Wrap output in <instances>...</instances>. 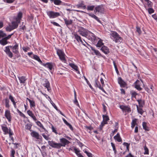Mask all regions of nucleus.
<instances>
[{"mask_svg":"<svg viewBox=\"0 0 157 157\" xmlns=\"http://www.w3.org/2000/svg\"><path fill=\"white\" fill-rule=\"evenodd\" d=\"M60 143H56L55 141H49L48 142L49 145L53 148L60 149L62 147H65L66 145L70 143V142L64 138H62L59 139Z\"/></svg>","mask_w":157,"mask_h":157,"instance_id":"f257e3e1","label":"nucleus"},{"mask_svg":"<svg viewBox=\"0 0 157 157\" xmlns=\"http://www.w3.org/2000/svg\"><path fill=\"white\" fill-rule=\"evenodd\" d=\"M113 39L116 43H120L122 41V39L116 32L113 31L110 34Z\"/></svg>","mask_w":157,"mask_h":157,"instance_id":"f03ea898","label":"nucleus"},{"mask_svg":"<svg viewBox=\"0 0 157 157\" xmlns=\"http://www.w3.org/2000/svg\"><path fill=\"white\" fill-rule=\"evenodd\" d=\"M18 26V24L17 22L12 21L11 22V24L9 25L6 28V29L7 31L10 32L12 30L17 28Z\"/></svg>","mask_w":157,"mask_h":157,"instance_id":"7ed1b4c3","label":"nucleus"},{"mask_svg":"<svg viewBox=\"0 0 157 157\" xmlns=\"http://www.w3.org/2000/svg\"><path fill=\"white\" fill-rule=\"evenodd\" d=\"M78 32L80 35L86 37L88 36V33L89 31L82 27H80L79 28Z\"/></svg>","mask_w":157,"mask_h":157,"instance_id":"20e7f679","label":"nucleus"},{"mask_svg":"<svg viewBox=\"0 0 157 157\" xmlns=\"http://www.w3.org/2000/svg\"><path fill=\"white\" fill-rule=\"evenodd\" d=\"M57 53L61 60L64 62H66V60L65 57V54L63 51L61 50L58 49L57 51Z\"/></svg>","mask_w":157,"mask_h":157,"instance_id":"39448f33","label":"nucleus"},{"mask_svg":"<svg viewBox=\"0 0 157 157\" xmlns=\"http://www.w3.org/2000/svg\"><path fill=\"white\" fill-rule=\"evenodd\" d=\"M47 14L50 18H54L60 15L58 12H56L53 11H49L47 12Z\"/></svg>","mask_w":157,"mask_h":157,"instance_id":"423d86ee","label":"nucleus"},{"mask_svg":"<svg viewBox=\"0 0 157 157\" xmlns=\"http://www.w3.org/2000/svg\"><path fill=\"white\" fill-rule=\"evenodd\" d=\"M12 47V46H6L4 50L6 54L10 58H12L13 56V54L10 50V48H11Z\"/></svg>","mask_w":157,"mask_h":157,"instance_id":"0eeeda50","label":"nucleus"},{"mask_svg":"<svg viewBox=\"0 0 157 157\" xmlns=\"http://www.w3.org/2000/svg\"><path fill=\"white\" fill-rule=\"evenodd\" d=\"M95 13L97 12H98L100 13H103L104 12V9L102 6H98L96 7L94 10Z\"/></svg>","mask_w":157,"mask_h":157,"instance_id":"6e6552de","label":"nucleus"},{"mask_svg":"<svg viewBox=\"0 0 157 157\" xmlns=\"http://www.w3.org/2000/svg\"><path fill=\"white\" fill-rule=\"evenodd\" d=\"M118 82L121 87H124L127 86L126 83L122 79L121 77L118 78Z\"/></svg>","mask_w":157,"mask_h":157,"instance_id":"1a4fd4ad","label":"nucleus"},{"mask_svg":"<svg viewBox=\"0 0 157 157\" xmlns=\"http://www.w3.org/2000/svg\"><path fill=\"white\" fill-rule=\"evenodd\" d=\"M103 118V121L101 123L100 126L103 127L105 124H106L107 123V121L109 120V117L107 115H102Z\"/></svg>","mask_w":157,"mask_h":157,"instance_id":"9d476101","label":"nucleus"},{"mask_svg":"<svg viewBox=\"0 0 157 157\" xmlns=\"http://www.w3.org/2000/svg\"><path fill=\"white\" fill-rule=\"evenodd\" d=\"M74 36L75 39L78 42H81L82 44L85 46H86L85 44L84 43V42L82 40L81 37L78 35L77 33H75L74 34Z\"/></svg>","mask_w":157,"mask_h":157,"instance_id":"9b49d317","label":"nucleus"},{"mask_svg":"<svg viewBox=\"0 0 157 157\" xmlns=\"http://www.w3.org/2000/svg\"><path fill=\"white\" fill-rule=\"evenodd\" d=\"M11 48H12V51L13 53L16 54L18 53V45L17 43H15V45L14 46H12Z\"/></svg>","mask_w":157,"mask_h":157,"instance_id":"f8f14e48","label":"nucleus"},{"mask_svg":"<svg viewBox=\"0 0 157 157\" xmlns=\"http://www.w3.org/2000/svg\"><path fill=\"white\" fill-rule=\"evenodd\" d=\"M31 136L34 137H35L37 139H40V137L41 136H40L39 133L35 131H33L31 133Z\"/></svg>","mask_w":157,"mask_h":157,"instance_id":"ddd939ff","label":"nucleus"},{"mask_svg":"<svg viewBox=\"0 0 157 157\" xmlns=\"http://www.w3.org/2000/svg\"><path fill=\"white\" fill-rule=\"evenodd\" d=\"M120 108L122 109L123 111H124L125 112H129L131 111V109L128 106L124 105H120Z\"/></svg>","mask_w":157,"mask_h":157,"instance_id":"4468645a","label":"nucleus"},{"mask_svg":"<svg viewBox=\"0 0 157 157\" xmlns=\"http://www.w3.org/2000/svg\"><path fill=\"white\" fill-rule=\"evenodd\" d=\"M5 115L8 121L10 122L11 121V116L10 111L8 110L6 111Z\"/></svg>","mask_w":157,"mask_h":157,"instance_id":"2eb2a0df","label":"nucleus"},{"mask_svg":"<svg viewBox=\"0 0 157 157\" xmlns=\"http://www.w3.org/2000/svg\"><path fill=\"white\" fill-rule=\"evenodd\" d=\"M95 86L98 87L100 90H102L105 93V90L104 89L103 87L101 86V85L100 84L99 82L98 81L97 79H96L95 80Z\"/></svg>","mask_w":157,"mask_h":157,"instance_id":"dca6fc26","label":"nucleus"},{"mask_svg":"<svg viewBox=\"0 0 157 157\" xmlns=\"http://www.w3.org/2000/svg\"><path fill=\"white\" fill-rule=\"evenodd\" d=\"M101 50L105 54H108L109 53L108 48L105 46H102Z\"/></svg>","mask_w":157,"mask_h":157,"instance_id":"f3484780","label":"nucleus"},{"mask_svg":"<svg viewBox=\"0 0 157 157\" xmlns=\"http://www.w3.org/2000/svg\"><path fill=\"white\" fill-rule=\"evenodd\" d=\"M22 13L21 12H19L17 15V17L16 18V21L17 23H19L20 22L21 20L22 17Z\"/></svg>","mask_w":157,"mask_h":157,"instance_id":"a211bd4d","label":"nucleus"},{"mask_svg":"<svg viewBox=\"0 0 157 157\" xmlns=\"http://www.w3.org/2000/svg\"><path fill=\"white\" fill-rule=\"evenodd\" d=\"M45 83H44L43 85L45 87L47 88L48 90V91H49L51 90V89L50 88L49 82L47 79H45Z\"/></svg>","mask_w":157,"mask_h":157,"instance_id":"6ab92c4d","label":"nucleus"},{"mask_svg":"<svg viewBox=\"0 0 157 157\" xmlns=\"http://www.w3.org/2000/svg\"><path fill=\"white\" fill-rule=\"evenodd\" d=\"M69 65L71 67L77 71V73L79 74L80 72L78 71V67L76 65H75L74 63H69Z\"/></svg>","mask_w":157,"mask_h":157,"instance_id":"aec40b11","label":"nucleus"},{"mask_svg":"<svg viewBox=\"0 0 157 157\" xmlns=\"http://www.w3.org/2000/svg\"><path fill=\"white\" fill-rule=\"evenodd\" d=\"M27 113L31 117L34 121H36V117L34 115L32 111L30 110H29L27 111Z\"/></svg>","mask_w":157,"mask_h":157,"instance_id":"412c9836","label":"nucleus"},{"mask_svg":"<svg viewBox=\"0 0 157 157\" xmlns=\"http://www.w3.org/2000/svg\"><path fill=\"white\" fill-rule=\"evenodd\" d=\"M74 150L75 151V153L77 155L78 157H84L81 154H80V150L78 148H77L76 147H74Z\"/></svg>","mask_w":157,"mask_h":157,"instance_id":"4be33fe9","label":"nucleus"},{"mask_svg":"<svg viewBox=\"0 0 157 157\" xmlns=\"http://www.w3.org/2000/svg\"><path fill=\"white\" fill-rule=\"evenodd\" d=\"M21 83H25L26 80V77L24 76L18 77Z\"/></svg>","mask_w":157,"mask_h":157,"instance_id":"5701e85b","label":"nucleus"},{"mask_svg":"<svg viewBox=\"0 0 157 157\" xmlns=\"http://www.w3.org/2000/svg\"><path fill=\"white\" fill-rule=\"evenodd\" d=\"M65 23L66 25L67 26L72 24L73 21L70 19H68L67 18L64 19Z\"/></svg>","mask_w":157,"mask_h":157,"instance_id":"b1692460","label":"nucleus"},{"mask_svg":"<svg viewBox=\"0 0 157 157\" xmlns=\"http://www.w3.org/2000/svg\"><path fill=\"white\" fill-rule=\"evenodd\" d=\"M114 139L118 142L122 141V139L120 136L119 133H117V135L114 137Z\"/></svg>","mask_w":157,"mask_h":157,"instance_id":"393cba45","label":"nucleus"},{"mask_svg":"<svg viewBox=\"0 0 157 157\" xmlns=\"http://www.w3.org/2000/svg\"><path fill=\"white\" fill-rule=\"evenodd\" d=\"M88 15L92 17L93 18H94L95 19L96 21H97L98 22H100L101 21H100L98 17H97L94 14L92 13H88Z\"/></svg>","mask_w":157,"mask_h":157,"instance_id":"a878e982","label":"nucleus"},{"mask_svg":"<svg viewBox=\"0 0 157 157\" xmlns=\"http://www.w3.org/2000/svg\"><path fill=\"white\" fill-rule=\"evenodd\" d=\"M2 128L3 132H4L5 134H6L8 133V129L7 127L2 126Z\"/></svg>","mask_w":157,"mask_h":157,"instance_id":"bb28decb","label":"nucleus"},{"mask_svg":"<svg viewBox=\"0 0 157 157\" xmlns=\"http://www.w3.org/2000/svg\"><path fill=\"white\" fill-rule=\"evenodd\" d=\"M8 43L7 40L5 38L0 40V44L3 45H4Z\"/></svg>","mask_w":157,"mask_h":157,"instance_id":"cd10ccee","label":"nucleus"},{"mask_svg":"<svg viewBox=\"0 0 157 157\" xmlns=\"http://www.w3.org/2000/svg\"><path fill=\"white\" fill-rule=\"evenodd\" d=\"M139 80H137L135 82V88L137 90L140 91L142 90V88L140 87V86L137 84L136 83L138 82H139Z\"/></svg>","mask_w":157,"mask_h":157,"instance_id":"c85d7f7f","label":"nucleus"},{"mask_svg":"<svg viewBox=\"0 0 157 157\" xmlns=\"http://www.w3.org/2000/svg\"><path fill=\"white\" fill-rule=\"evenodd\" d=\"M44 65L46 67L48 68L50 70H52V64L49 63H47L46 64H44Z\"/></svg>","mask_w":157,"mask_h":157,"instance_id":"c756f323","label":"nucleus"},{"mask_svg":"<svg viewBox=\"0 0 157 157\" xmlns=\"http://www.w3.org/2000/svg\"><path fill=\"white\" fill-rule=\"evenodd\" d=\"M137 101L140 107H143L144 104V101L142 100H137Z\"/></svg>","mask_w":157,"mask_h":157,"instance_id":"7c9ffc66","label":"nucleus"},{"mask_svg":"<svg viewBox=\"0 0 157 157\" xmlns=\"http://www.w3.org/2000/svg\"><path fill=\"white\" fill-rule=\"evenodd\" d=\"M142 126L143 128L145 130L148 131L149 130V129L148 127H147L146 125V123L145 122H143Z\"/></svg>","mask_w":157,"mask_h":157,"instance_id":"2f4dec72","label":"nucleus"},{"mask_svg":"<svg viewBox=\"0 0 157 157\" xmlns=\"http://www.w3.org/2000/svg\"><path fill=\"white\" fill-rule=\"evenodd\" d=\"M74 97H75V100L74 101V103L76 105H77V104L78 105V101L77 99V98H76L77 95H76V92L75 90H74Z\"/></svg>","mask_w":157,"mask_h":157,"instance_id":"473e14b6","label":"nucleus"},{"mask_svg":"<svg viewBox=\"0 0 157 157\" xmlns=\"http://www.w3.org/2000/svg\"><path fill=\"white\" fill-rule=\"evenodd\" d=\"M30 106L31 108L34 107L35 106V102L33 100H29Z\"/></svg>","mask_w":157,"mask_h":157,"instance_id":"72a5a7b5","label":"nucleus"},{"mask_svg":"<svg viewBox=\"0 0 157 157\" xmlns=\"http://www.w3.org/2000/svg\"><path fill=\"white\" fill-rule=\"evenodd\" d=\"M103 43L102 41L100 39L98 42L96 44V46L98 47H100L102 45Z\"/></svg>","mask_w":157,"mask_h":157,"instance_id":"f704fd0d","label":"nucleus"},{"mask_svg":"<svg viewBox=\"0 0 157 157\" xmlns=\"http://www.w3.org/2000/svg\"><path fill=\"white\" fill-rule=\"evenodd\" d=\"M33 58L36 60H37L38 61L40 62V63H42V62L41 60L40 59L39 56H37L36 55H34Z\"/></svg>","mask_w":157,"mask_h":157,"instance_id":"c9c22d12","label":"nucleus"},{"mask_svg":"<svg viewBox=\"0 0 157 157\" xmlns=\"http://www.w3.org/2000/svg\"><path fill=\"white\" fill-rule=\"evenodd\" d=\"M137 108L138 112L142 115L144 112L142 108L139 107L138 105H137Z\"/></svg>","mask_w":157,"mask_h":157,"instance_id":"e433bc0d","label":"nucleus"},{"mask_svg":"<svg viewBox=\"0 0 157 157\" xmlns=\"http://www.w3.org/2000/svg\"><path fill=\"white\" fill-rule=\"evenodd\" d=\"M136 122V119H134L132 120L131 123V127L133 128L135 126Z\"/></svg>","mask_w":157,"mask_h":157,"instance_id":"4c0bfd02","label":"nucleus"},{"mask_svg":"<svg viewBox=\"0 0 157 157\" xmlns=\"http://www.w3.org/2000/svg\"><path fill=\"white\" fill-rule=\"evenodd\" d=\"M95 6H88L87 7V10H88L92 11L94 10Z\"/></svg>","mask_w":157,"mask_h":157,"instance_id":"58836bf2","label":"nucleus"},{"mask_svg":"<svg viewBox=\"0 0 157 157\" xmlns=\"http://www.w3.org/2000/svg\"><path fill=\"white\" fill-rule=\"evenodd\" d=\"M62 2L60 0H55L54 1V3L56 5H60L61 3Z\"/></svg>","mask_w":157,"mask_h":157,"instance_id":"ea45409f","label":"nucleus"},{"mask_svg":"<svg viewBox=\"0 0 157 157\" xmlns=\"http://www.w3.org/2000/svg\"><path fill=\"white\" fill-rule=\"evenodd\" d=\"M113 64L116 73L117 74H118L119 72L117 68V66L116 65V63L114 61H113Z\"/></svg>","mask_w":157,"mask_h":157,"instance_id":"a19ab883","label":"nucleus"},{"mask_svg":"<svg viewBox=\"0 0 157 157\" xmlns=\"http://www.w3.org/2000/svg\"><path fill=\"white\" fill-rule=\"evenodd\" d=\"M36 124H37L39 127H40V128H42L43 129H44V128L43 126V125L40 121H37L36 122Z\"/></svg>","mask_w":157,"mask_h":157,"instance_id":"79ce46f5","label":"nucleus"},{"mask_svg":"<svg viewBox=\"0 0 157 157\" xmlns=\"http://www.w3.org/2000/svg\"><path fill=\"white\" fill-rule=\"evenodd\" d=\"M144 149L145 150V151L144 153V154L145 155H148L149 154V151L148 148L146 147L145 146L144 147Z\"/></svg>","mask_w":157,"mask_h":157,"instance_id":"37998d69","label":"nucleus"},{"mask_svg":"<svg viewBox=\"0 0 157 157\" xmlns=\"http://www.w3.org/2000/svg\"><path fill=\"white\" fill-rule=\"evenodd\" d=\"M32 125L30 124H27L25 125V128L28 130H30L31 128Z\"/></svg>","mask_w":157,"mask_h":157,"instance_id":"c03bdc74","label":"nucleus"},{"mask_svg":"<svg viewBox=\"0 0 157 157\" xmlns=\"http://www.w3.org/2000/svg\"><path fill=\"white\" fill-rule=\"evenodd\" d=\"M17 111L19 113L20 116L23 117H25V116L24 114L20 111L18 109H17Z\"/></svg>","mask_w":157,"mask_h":157,"instance_id":"a18cd8bd","label":"nucleus"},{"mask_svg":"<svg viewBox=\"0 0 157 157\" xmlns=\"http://www.w3.org/2000/svg\"><path fill=\"white\" fill-rule=\"evenodd\" d=\"M123 145H124V146H126V147L127 150L129 151V144L127 143L124 142L123 143Z\"/></svg>","mask_w":157,"mask_h":157,"instance_id":"49530a36","label":"nucleus"},{"mask_svg":"<svg viewBox=\"0 0 157 157\" xmlns=\"http://www.w3.org/2000/svg\"><path fill=\"white\" fill-rule=\"evenodd\" d=\"M148 11L149 13L151 14L154 12V10L152 8H149L148 9Z\"/></svg>","mask_w":157,"mask_h":157,"instance_id":"de8ad7c7","label":"nucleus"},{"mask_svg":"<svg viewBox=\"0 0 157 157\" xmlns=\"http://www.w3.org/2000/svg\"><path fill=\"white\" fill-rule=\"evenodd\" d=\"M111 144L113 150L114 151V153L115 154H116L117 152V151L116 150V147L115 146L114 144L113 143H111Z\"/></svg>","mask_w":157,"mask_h":157,"instance_id":"09e8293b","label":"nucleus"},{"mask_svg":"<svg viewBox=\"0 0 157 157\" xmlns=\"http://www.w3.org/2000/svg\"><path fill=\"white\" fill-rule=\"evenodd\" d=\"M92 50L94 51V53L95 54L98 56L100 55V54L99 52L95 49H92Z\"/></svg>","mask_w":157,"mask_h":157,"instance_id":"8fccbe9b","label":"nucleus"},{"mask_svg":"<svg viewBox=\"0 0 157 157\" xmlns=\"http://www.w3.org/2000/svg\"><path fill=\"white\" fill-rule=\"evenodd\" d=\"M89 157H93L92 154L90 152H89L86 151H84Z\"/></svg>","mask_w":157,"mask_h":157,"instance_id":"3c124183","label":"nucleus"},{"mask_svg":"<svg viewBox=\"0 0 157 157\" xmlns=\"http://www.w3.org/2000/svg\"><path fill=\"white\" fill-rule=\"evenodd\" d=\"M6 36V34L3 33L2 31H0V36L1 37H4Z\"/></svg>","mask_w":157,"mask_h":157,"instance_id":"603ef678","label":"nucleus"},{"mask_svg":"<svg viewBox=\"0 0 157 157\" xmlns=\"http://www.w3.org/2000/svg\"><path fill=\"white\" fill-rule=\"evenodd\" d=\"M146 2H147V6L148 7H151L152 6V3L151 1L148 0V1H147Z\"/></svg>","mask_w":157,"mask_h":157,"instance_id":"864d4df0","label":"nucleus"},{"mask_svg":"<svg viewBox=\"0 0 157 157\" xmlns=\"http://www.w3.org/2000/svg\"><path fill=\"white\" fill-rule=\"evenodd\" d=\"M136 31L139 33V34H140L141 33V31L140 27L137 26L136 27Z\"/></svg>","mask_w":157,"mask_h":157,"instance_id":"5fc2aeb1","label":"nucleus"},{"mask_svg":"<svg viewBox=\"0 0 157 157\" xmlns=\"http://www.w3.org/2000/svg\"><path fill=\"white\" fill-rule=\"evenodd\" d=\"M9 98L10 100L13 103L15 102L14 100L13 97L11 95H10L9 97Z\"/></svg>","mask_w":157,"mask_h":157,"instance_id":"6e6d98bb","label":"nucleus"},{"mask_svg":"<svg viewBox=\"0 0 157 157\" xmlns=\"http://www.w3.org/2000/svg\"><path fill=\"white\" fill-rule=\"evenodd\" d=\"M83 3L82 2L81 3H79L76 5V6L78 8H80V7H82V6L83 5Z\"/></svg>","mask_w":157,"mask_h":157,"instance_id":"4d7b16f0","label":"nucleus"},{"mask_svg":"<svg viewBox=\"0 0 157 157\" xmlns=\"http://www.w3.org/2000/svg\"><path fill=\"white\" fill-rule=\"evenodd\" d=\"M52 129L53 132H54L56 134L58 133L57 132L56 128H55L53 125H52Z\"/></svg>","mask_w":157,"mask_h":157,"instance_id":"13d9d810","label":"nucleus"},{"mask_svg":"<svg viewBox=\"0 0 157 157\" xmlns=\"http://www.w3.org/2000/svg\"><path fill=\"white\" fill-rule=\"evenodd\" d=\"M51 23L52 24L54 25L58 26V27H60V25L57 23L55 22H53V21H51Z\"/></svg>","mask_w":157,"mask_h":157,"instance_id":"bf43d9fd","label":"nucleus"},{"mask_svg":"<svg viewBox=\"0 0 157 157\" xmlns=\"http://www.w3.org/2000/svg\"><path fill=\"white\" fill-rule=\"evenodd\" d=\"M131 94L132 97L135 98L136 95L137 94L135 91H132Z\"/></svg>","mask_w":157,"mask_h":157,"instance_id":"052dcab7","label":"nucleus"},{"mask_svg":"<svg viewBox=\"0 0 157 157\" xmlns=\"http://www.w3.org/2000/svg\"><path fill=\"white\" fill-rule=\"evenodd\" d=\"M51 104H52V105L57 110H58V109L56 105L52 101H51Z\"/></svg>","mask_w":157,"mask_h":157,"instance_id":"680f3d73","label":"nucleus"},{"mask_svg":"<svg viewBox=\"0 0 157 157\" xmlns=\"http://www.w3.org/2000/svg\"><path fill=\"white\" fill-rule=\"evenodd\" d=\"M13 34V33L9 35L8 36L6 37H5V39H6L7 40L9 39H10L12 35Z\"/></svg>","mask_w":157,"mask_h":157,"instance_id":"e2e57ef3","label":"nucleus"},{"mask_svg":"<svg viewBox=\"0 0 157 157\" xmlns=\"http://www.w3.org/2000/svg\"><path fill=\"white\" fill-rule=\"evenodd\" d=\"M22 48V49L25 52H27V51H28L29 50V47L25 48V47H23Z\"/></svg>","mask_w":157,"mask_h":157,"instance_id":"0e129e2a","label":"nucleus"},{"mask_svg":"<svg viewBox=\"0 0 157 157\" xmlns=\"http://www.w3.org/2000/svg\"><path fill=\"white\" fill-rule=\"evenodd\" d=\"M42 135L45 139H46L47 140H48V136H46L44 133Z\"/></svg>","mask_w":157,"mask_h":157,"instance_id":"69168bd1","label":"nucleus"},{"mask_svg":"<svg viewBox=\"0 0 157 157\" xmlns=\"http://www.w3.org/2000/svg\"><path fill=\"white\" fill-rule=\"evenodd\" d=\"M89 33H90L91 34V36L93 37V39L94 40H95L96 39V36H95L94 35V34H93V33H91V32H89Z\"/></svg>","mask_w":157,"mask_h":157,"instance_id":"338daca9","label":"nucleus"},{"mask_svg":"<svg viewBox=\"0 0 157 157\" xmlns=\"http://www.w3.org/2000/svg\"><path fill=\"white\" fill-rule=\"evenodd\" d=\"M125 157H135L131 153H129Z\"/></svg>","mask_w":157,"mask_h":157,"instance_id":"774afa93","label":"nucleus"}]
</instances>
